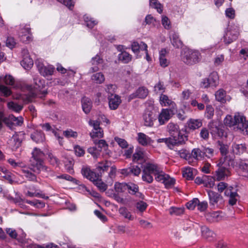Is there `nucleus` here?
<instances>
[{"label":"nucleus","mask_w":248,"mask_h":248,"mask_svg":"<svg viewBox=\"0 0 248 248\" xmlns=\"http://www.w3.org/2000/svg\"><path fill=\"white\" fill-rule=\"evenodd\" d=\"M153 175L155 176V180L163 183L167 174L165 173L159 166L156 163H148L143 166V174L142 180L148 184L152 183L154 181Z\"/></svg>","instance_id":"1"},{"label":"nucleus","mask_w":248,"mask_h":248,"mask_svg":"<svg viewBox=\"0 0 248 248\" xmlns=\"http://www.w3.org/2000/svg\"><path fill=\"white\" fill-rule=\"evenodd\" d=\"M224 124L229 127L236 126L234 129L242 132L244 134L248 135V125L246 124L245 117L239 113H235L232 117L228 115L224 119Z\"/></svg>","instance_id":"2"},{"label":"nucleus","mask_w":248,"mask_h":248,"mask_svg":"<svg viewBox=\"0 0 248 248\" xmlns=\"http://www.w3.org/2000/svg\"><path fill=\"white\" fill-rule=\"evenodd\" d=\"M44 156L43 152L40 149L35 148L32 152V157L30 159V169L37 173L41 171H47L48 168L44 164Z\"/></svg>","instance_id":"3"},{"label":"nucleus","mask_w":248,"mask_h":248,"mask_svg":"<svg viewBox=\"0 0 248 248\" xmlns=\"http://www.w3.org/2000/svg\"><path fill=\"white\" fill-rule=\"evenodd\" d=\"M232 186H228L227 184L224 182L218 183V192L221 193V198L223 197L222 194L224 196L229 197V203L231 205L236 204L238 197L236 192L232 191Z\"/></svg>","instance_id":"4"},{"label":"nucleus","mask_w":248,"mask_h":248,"mask_svg":"<svg viewBox=\"0 0 248 248\" xmlns=\"http://www.w3.org/2000/svg\"><path fill=\"white\" fill-rule=\"evenodd\" d=\"M182 59L185 63L192 65L200 61L201 54L197 50L187 49L184 51Z\"/></svg>","instance_id":"5"},{"label":"nucleus","mask_w":248,"mask_h":248,"mask_svg":"<svg viewBox=\"0 0 248 248\" xmlns=\"http://www.w3.org/2000/svg\"><path fill=\"white\" fill-rule=\"evenodd\" d=\"M34 82L35 86L33 87V89L32 88L31 86L30 87V93L29 95L33 98L38 95L39 93H40L42 94V95L40 97H42L47 93L46 91L43 90L45 87L44 80H41L39 78H36L34 79Z\"/></svg>","instance_id":"6"},{"label":"nucleus","mask_w":248,"mask_h":248,"mask_svg":"<svg viewBox=\"0 0 248 248\" xmlns=\"http://www.w3.org/2000/svg\"><path fill=\"white\" fill-rule=\"evenodd\" d=\"M133 161L140 165L142 172L143 174V166L148 163H155L148 160V158L143 150L137 148L133 155Z\"/></svg>","instance_id":"7"},{"label":"nucleus","mask_w":248,"mask_h":248,"mask_svg":"<svg viewBox=\"0 0 248 248\" xmlns=\"http://www.w3.org/2000/svg\"><path fill=\"white\" fill-rule=\"evenodd\" d=\"M167 131L170 135V138L175 139L176 140L184 139V144L188 140L187 136L180 132L178 125L176 124L170 123L167 125Z\"/></svg>","instance_id":"8"},{"label":"nucleus","mask_w":248,"mask_h":248,"mask_svg":"<svg viewBox=\"0 0 248 248\" xmlns=\"http://www.w3.org/2000/svg\"><path fill=\"white\" fill-rule=\"evenodd\" d=\"M240 28L237 25L232 24L230 26L229 30L224 35V42L226 44H230L235 40L239 34Z\"/></svg>","instance_id":"9"},{"label":"nucleus","mask_w":248,"mask_h":248,"mask_svg":"<svg viewBox=\"0 0 248 248\" xmlns=\"http://www.w3.org/2000/svg\"><path fill=\"white\" fill-rule=\"evenodd\" d=\"M144 124L146 126L151 127L154 122L156 120L157 116L155 111L153 107L147 108L142 115Z\"/></svg>","instance_id":"10"},{"label":"nucleus","mask_w":248,"mask_h":248,"mask_svg":"<svg viewBox=\"0 0 248 248\" xmlns=\"http://www.w3.org/2000/svg\"><path fill=\"white\" fill-rule=\"evenodd\" d=\"M89 124L93 127L92 131L90 135L92 139L95 140L96 138H101L103 137L104 133L102 128L99 126L100 123L98 121L90 120Z\"/></svg>","instance_id":"11"},{"label":"nucleus","mask_w":248,"mask_h":248,"mask_svg":"<svg viewBox=\"0 0 248 248\" xmlns=\"http://www.w3.org/2000/svg\"><path fill=\"white\" fill-rule=\"evenodd\" d=\"M35 64H36L38 71L44 77L48 76H51L53 75L55 68L51 66H44L42 62L40 60H37L35 61Z\"/></svg>","instance_id":"12"},{"label":"nucleus","mask_w":248,"mask_h":248,"mask_svg":"<svg viewBox=\"0 0 248 248\" xmlns=\"http://www.w3.org/2000/svg\"><path fill=\"white\" fill-rule=\"evenodd\" d=\"M23 59L21 62V65L25 69H30L33 64V61L31 58L27 49H24L22 51Z\"/></svg>","instance_id":"13"},{"label":"nucleus","mask_w":248,"mask_h":248,"mask_svg":"<svg viewBox=\"0 0 248 248\" xmlns=\"http://www.w3.org/2000/svg\"><path fill=\"white\" fill-rule=\"evenodd\" d=\"M184 139L183 140H176L175 139H173L172 138H161L157 140V142L158 143L161 142H165L166 145L171 149L172 147L175 145H182L184 144Z\"/></svg>","instance_id":"14"},{"label":"nucleus","mask_w":248,"mask_h":248,"mask_svg":"<svg viewBox=\"0 0 248 248\" xmlns=\"http://www.w3.org/2000/svg\"><path fill=\"white\" fill-rule=\"evenodd\" d=\"M108 98L110 108L112 110L116 109L121 103L120 97L116 94H111L108 95Z\"/></svg>","instance_id":"15"},{"label":"nucleus","mask_w":248,"mask_h":248,"mask_svg":"<svg viewBox=\"0 0 248 248\" xmlns=\"http://www.w3.org/2000/svg\"><path fill=\"white\" fill-rule=\"evenodd\" d=\"M81 173L87 179L91 181H94L97 179L99 174H96L94 172L92 171L88 167H84L81 170Z\"/></svg>","instance_id":"16"},{"label":"nucleus","mask_w":248,"mask_h":248,"mask_svg":"<svg viewBox=\"0 0 248 248\" xmlns=\"http://www.w3.org/2000/svg\"><path fill=\"white\" fill-rule=\"evenodd\" d=\"M171 110L169 109H162L158 116V121L160 124H163L168 121L171 117Z\"/></svg>","instance_id":"17"},{"label":"nucleus","mask_w":248,"mask_h":248,"mask_svg":"<svg viewBox=\"0 0 248 248\" xmlns=\"http://www.w3.org/2000/svg\"><path fill=\"white\" fill-rule=\"evenodd\" d=\"M127 189L129 193L132 195H136V196L143 199L144 196L140 192H139V186L138 185L133 183L127 184Z\"/></svg>","instance_id":"18"},{"label":"nucleus","mask_w":248,"mask_h":248,"mask_svg":"<svg viewBox=\"0 0 248 248\" xmlns=\"http://www.w3.org/2000/svg\"><path fill=\"white\" fill-rule=\"evenodd\" d=\"M170 40L172 46L175 48H180L183 46V42L180 40L179 35L177 33L173 32L170 36Z\"/></svg>","instance_id":"19"},{"label":"nucleus","mask_w":248,"mask_h":248,"mask_svg":"<svg viewBox=\"0 0 248 248\" xmlns=\"http://www.w3.org/2000/svg\"><path fill=\"white\" fill-rule=\"evenodd\" d=\"M111 163L110 161L105 160L104 161L98 162L96 166L97 171L102 174L105 171L108 170V168L110 167Z\"/></svg>","instance_id":"20"},{"label":"nucleus","mask_w":248,"mask_h":248,"mask_svg":"<svg viewBox=\"0 0 248 248\" xmlns=\"http://www.w3.org/2000/svg\"><path fill=\"white\" fill-rule=\"evenodd\" d=\"M216 73H213L211 74L208 78L204 79L202 82L201 86L202 87L206 88L208 87H216V79L213 78V77L216 76Z\"/></svg>","instance_id":"21"},{"label":"nucleus","mask_w":248,"mask_h":248,"mask_svg":"<svg viewBox=\"0 0 248 248\" xmlns=\"http://www.w3.org/2000/svg\"><path fill=\"white\" fill-rule=\"evenodd\" d=\"M168 52L166 49H162L159 52V62L160 65L163 67L168 66L170 63L169 61L167 59L166 56Z\"/></svg>","instance_id":"22"},{"label":"nucleus","mask_w":248,"mask_h":248,"mask_svg":"<svg viewBox=\"0 0 248 248\" xmlns=\"http://www.w3.org/2000/svg\"><path fill=\"white\" fill-rule=\"evenodd\" d=\"M29 189L30 190H34V192H33L28 190L26 193V196L30 197H36L45 199H48V196H45V195L43 194L40 190L36 189L34 186H33L32 188L30 187Z\"/></svg>","instance_id":"23"},{"label":"nucleus","mask_w":248,"mask_h":248,"mask_svg":"<svg viewBox=\"0 0 248 248\" xmlns=\"http://www.w3.org/2000/svg\"><path fill=\"white\" fill-rule=\"evenodd\" d=\"M138 141L141 145L146 146L150 144L151 142V139L145 134L143 133H139L138 134Z\"/></svg>","instance_id":"24"},{"label":"nucleus","mask_w":248,"mask_h":248,"mask_svg":"<svg viewBox=\"0 0 248 248\" xmlns=\"http://www.w3.org/2000/svg\"><path fill=\"white\" fill-rule=\"evenodd\" d=\"M195 172L196 170L190 167H186L182 170L183 177L188 180H191L194 178Z\"/></svg>","instance_id":"25"},{"label":"nucleus","mask_w":248,"mask_h":248,"mask_svg":"<svg viewBox=\"0 0 248 248\" xmlns=\"http://www.w3.org/2000/svg\"><path fill=\"white\" fill-rule=\"evenodd\" d=\"M82 107L83 111L88 114L90 112L92 107V103L90 99L84 97L81 100Z\"/></svg>","instance_id":"26"},{"label":"nucleus","mask_w":248,"mask_h":248,"mask_svg":"<svg viewBox=\"0 0 248 248\" xmlns=\"http://www.w3.org/2000/svg\"><path fill=\"white\" fill-rule=\"evenodd\" d=\"M31 137L36 143H41L44 141L45 137L42 131H36L32 133Z\"/></svg>","instance_id":"27"},{"label":"nucleus","mask_w":248,"mask_h":248,"mask_svg":"<svg viewBox=\"0 0 248 248\" xmlns=\"http://www.w3.org/2000/svg\"><path fill=\"white\" fill-rule=\"evenodd\" d=\"M131 48L132 51L134 53H137L139 51L140 49L147 50V45L142 42H140V44H139L137 42H134L131 45Z\"/></svg>","instance_id":"28"},{"label":"nucleus","mask_w":248,"mask_h":248,"mask_svg":"<svg viewBox=\"0 0 248 248\" xmlns=\"http://www.w3.org/2000/svg\"><path fill=\"white\" fill-rule=\"evenodd\" d=\"M246 150L245 145L243 144L233 143L232 145V152L235 155H241L244 153Z\"/></svg>","instance_id":"29"},{"label":"nucleus","mask_w":248,"mask_h":248,"mask_svg":"<svg viewBox=\"0 0 248 248\" xmlns=\"http://www.w3.org/2000/svg\"><path fill=\"white\" fill-rule=\"evenodd\" d=\"M225 166V165L224 166H220L218 169V181L224 179L225 177L230 175V171L228 169L226 168Z\"/></svg>","instance_id":"30"},{"label":"nucleus","mask_w":248,"mask_h":248,"mask_svg":"<svg viewBox=\"0 0 248 248\" xmlns=\"http://www.w3.org/2000/svg\"><path fill=\"white\" fill-rule=\"evenodd\" d=\"M230 100V96L226 95V92L224 90L220 89L218 91V102L225 103L226 101H229Z\"/></svg>","instance_id":"31"},{"label":"nucleus","mask_w":248,"mask_h":248,"mask_svg":"<svg viewBox=\"0 0 248 248\" xmlns=\"http://www.w3.org/2000/svg\"><path fill=\"white\" fill-rule=\"evenodd\" d=\"M148 94V90L144 87L139 88L132 95L133 97H138L140 98H145Z\"/></svg>","instance_id":"32"},{"label":"nucleus","mask_w":248,"mask_h":248,"mask_svg":"<svg viewBox=\"0 0 248 248\" xmlns=\"http://www.w3.org/2000/svg\"><path fill=\"white\" fill-rule=\"evenodd\" d=\"M102 62L103 59H101L98 55H96L95 57L93 58L91 61V62L92 64L94 65V66L90 69V72H94L98 71L99 68L96 65L102 63Z\"/></svg>","instance_id":"33"},{"label":"nucleus","mask_w":248,"mask_h":248,"mask_svg":"<svg viewBox=\"0 0 248 248\" xmlns=\"http://www.w3.org/2000/svg\"><path fill=\"white\" fill-rule=\"evenodd\" d=\"M202 122L199 119H190L187 122L188 127L190 129L198 128L202 125Z\"/></svg>","instance_id":"34"},{"label":"nucleus","mask_w":248,"mask_h":248,"mask_svg":"<svg viewBox=\"0 0 248 248\" xmlns=\"http://www.w3.org/2000/svg\"><path fill=\"white\" fill-rule=\"evenodd\" d=\"M91 79L96 84H101L105 81V77L101 72H98L93 75Z\"/></svg>","instance_id":"35"},{"label":"nucleus","mask_w":248,"mask_h":248,"mask_svg":"<svg viewBox=\"0 0 248 248\" xmlns=\"http://www.w3.org/2000/svg\"><path fill=\"white\" fill-rule=\"evenodd\" d=\"M204 153L202 152L199 148H195L192 150L190 154V158H193L196 160H200L202 158Z\"/></svg>","instance_id":"36"},{"label":"nucleus","mask_w":248,"mask_h":248,"mask_svg":"<svg viewBox=\"0 0 248 248\" xmlns=\"http://www.w3.org/2000/svg\"><path fill=\"white\" fill-rule=\"evenodd\" d=\"M160 102L162 106H168L175 105V103L169 98V97L164 94H161L160 96Z\"/></svg>","instance_id":"37"},{"label":"nucleus","mask_w":248,"mask_h":248,"mask_svg":"<svg viewBox=\"0 0 248 248\" xmlns=\"http://www.w3.org/2000/svg\"><path fill=\"white\" fill-rule=\"evenodd\" d=\"M99 176H97V179L93 181L94 185L102 192L105 191L108 188V186L101 179H99Z\"/></svg>","instance_id":"38"},{"label":"nucleus","mask_w":248,"mask_h":248,"mask_svg":"<svg viewBox=\"0 0 248 248\" xmlns=\"http://www.w3.org/2000/svg\"><path fill=\"white\" fill-rule=\"evenodd\" d=\"M93 143L98 145V147L100 148L101 149H104L106 151V154L109 155V152L107 150L108 148V144L107 143L106 141L104 140H93Z\"/></svg>","instance_id":"39"},{"label":"nucleus","mask_w":248,"mask_h":248,"mask_svg":"<svg viewBox=\"0 0 248 248\" xmlns=\"http://www.w3.org/2000/svg\"><path fill=\"white\" fill-rule=\"evenodd\" d=\"M215 177L211 176H204V186L206 187L213 188L215 186Z\"/></svg>","instance_id":"40"},{"label":"nucleus","mask_w":248,"mask_h":248,"mask_svg":"<svg viewBox=\"0 0 248 248\" xmlns=\"http://www.w3.org/2000/svg\"><path fill=\"white\" fill-rule=\"evenodd\" d=\"M0 175L1 177L4 178L11 183L13 181L12 173L4 168L0 169Z\"/></svg>","instance_id":"41"},{"label":"nucleus","mask_w":248,"mask_h":248,"mask_svg":"<svg viewBox=\"0 0 248 248\" xmlns=\"http://www.w3.org/2000/svg\"><path fill=\"white\" fill-rule=\"evenodd\" d=\"M131 56L127 52L123 51L119 55V60L124 63H127L131 60Z\"/></svg>","instance_id":"42"},{"label":"nucleus","mask_w":248,"mask_h":248,"mask_svg":"<svg viewBox=\"0 0 248 248\" xmlns=\"http://www.w3.org/2000/svg\"><path fill=\"white\" fill-rule=\"evenodd\" d=\"M119 213L124 218H127L130 220L134 219V217L132 216L131 213L125 207H121L119 209Z\"/></svg>","instance_id":"43"},{"label":"nucleus","mask_w":248,"mask_h":248,"mask_svg":"<svg viewBox=\"0 0 248 248\" xmlns=\"http://www.w3.org/2000/svg\"><path fill=\"white\" fill-rule=\"evenodd\" d=\"M114 189L117 193H122L127 189V184L116 182L114 185Z\"/></svg>","instance_id":"44"},{"label":"nucleus","mask_w":248,"mask_h":248,"mask_svg":"<svg viewBox=\"0 0 248 248\" xmlns=\"http://www.w3.org/2000/svg\"><path fill=\"white\" fill-rule=\"evenodd\" d=\"M150 5L151 7L156 9L157 11L161 14L163 12V6L158 0H150Z\"/></svg>","instance_id":"45"},{"label":"nucleus","mask_w":248,"mask_h":248,"mask_svg":"<svg viewBox=\"0 0 248 248\" xmlns=\"http://www.w3.org/2000/svg\"><path fill=\"white\" fill-rule=\"evenodd\" d=\"M207 192L208 193L209 199V203L211 204L215 205L217 203V194L215 191H214L212 190H207Z\"/></svg>","instance_id":"46"},{"label":"nucleus","mask_w":248,"mask_h":248,"mask_svg":"<svg viewBox=\"0 0 248 248\" xmlns=\"http://www.w3.org/2000/svg\"><path fill=\"white\" fill-rule=\"evenodd\" d=\"M148 204L146 202L140 201L135 203V207L136 209L140 213H143L146 209Z\"/></svg>","instance_id":"47"},{"label":"nucleus","mask_w":248,"mask_h":248,"mask_svg":"<svg viewBox=\"0 0 248 248\" xmlns=\"http://www.w3.org/2000/svg\"><path fill=\"white\" fill-rule=\"evenodd\" d=\"M218 145L220 146L219 150L224 160L227 157V155L229 152L228 146L226 144H221L218 141Z\"/></svg>","instance_id":"48"},{"label":"nucleus","mask_w":248,"mask_h":248,"mask_svg":"<svg viewBox=\"0 0 248 248\" xmlns=\"http://www.w3.org/2000/svg\"><path fill=\"white\" fill-rule=\"evenodd\" d=\"M242 175L248 177V160L242 162L240 164Z\"/></svg>","instance_id":"49"},{"label":"nucleus","mask_w":248,"mask_h":248,"mask_svg":"<svg viewBox=\"0 0 248 248\" xmlns=\"http://www.w3.org/2000/svg\"><path fill=\"white\" fill-rule=\"evenodd\" d=\"M175 183V180L167 174V176L165 177V180H164L163 184H164L166 188H169L172 187Z\"/></svg>","instance_id":"50"},{"label":"nucleus","mask_w":248,"mask_h":248,"mask_svg":"<svg viewBox=\"0 0 248 248\" xmlns=\"http://www.w3.org/2000/svg\"><path fill=\"white\" fill-rule=\"evenodd\" d=\"M84 20L86 23L87 26L90 28H93L98 23V22L93 18L87 16H84Z\"/></svg>","instance_id":"51"},{"label":"nucleus","mask_w":248,"mask_h":248,"mask_svg":"<svg viewBox=\"0 0 248 248\" xmlns=\"http://www.w3.org/2000/svg\"><path fill=\"white\" fill-rule=\"evenodd\" d=\"M21 141L16 137H14L10 141V146L12 150H16L21 145Z\"/></svg>","instance_id":"52"},{"label":"nucleus","mask_w":248,"mask_h":248,"mask_svg":"<svg viewBox=\"0 0 248 248\" xmlns=\"http://www.w3.org/2000/svg\"><path fill=\"white\" fill-rule=\"evenodd\" d=\"M22 172L24 174V176L29 179V180L35 181H36V177L35 175L30 172L27 169H23Z\"/></svg>","instance_id":"53"},{"label":"nucleus","mask_w":248,"mask_h":248,"mask_svg":"<svg viewBox=\"0 0 248 248\" xmlns=\"http://www.w3.org/2000/svg\"><path fill=\"white\" fill-rule=\"evenodd\" d=\"M177 155L186 160H189L190 159V154L186 149H181L177 151Z\"/></svg>","instance_id":"54"},{"label":"nucleus","mask_w":248,"mask_h":248,"mask_svg":"<svg viewBox=\"0 0 248 248\" xmlns=\"http://www.w3.org/2000/svg\"><path fill=\"white\" fill-rule=\"evenodd\" d=\"M184 209L183 208L172 207L169 209V213L171 215L178 216L183 214Z\"/></svg>","instance_id":"55"},{"label":"nucleus","mask_w":248,"mask_h":248,"mask_svg":"<svg viewBox=\"0 0 248 248\" xmlns=\"http://www.w3.org/2000/svg\"><path fill=\"white\" fill-rule=\"evenodd\" d=\"M88 152L95 159H97L100 155V150H97L94 147L89 148L88 149Z\"/></svg>","instance_id":"56"},{"label":"nucleus","mask_w":248,"mask_h":248,"mask_svg":"<svg viewBox=\"0 0 248 248\" xmlns=\"http://www.w3.org/2000/svg\"><path fill=\"white\" fill-rule=\"evenodd\" d=\"M8 108L16 111V112H19L20 111L22 108V107L14 102H10L8 103Z\"/></svg>","instance_id":"57"},{"label":"nucleus","mask_w":248,"mask_h":248,"mask_svg":"<svg viewBox=\"0 0 248 248\" xmlns=\"http://www.w3.org/2000/svg\"><path fill=\"white\" fill-rule=\"evenodd\" d=\"M225 16L230 19H234L235 17V10L232 7L227 8L225 10Z\"/></svg>","instance_id":"58"},{"label":"nucleus","mask_w":248,"mask_h":248,"mask_svg":"<svg viewBox=\"0 0 248 248\" xmlns=\"http://www.w3.org/2000/svg\"><path fill=\"white\" fill-rule=\"evenodd\" d=\"M145 22L146 24L155 26L156 20L151 15H148L145 17Z\"/></svg>","instance_id":"59"},{"label":"nucleus","mask_w":248,"mask_h":248,"mask_svg":"<svg viewBox=\"0 0 248 248\" xmlns=\"http://www.w3.org/2000/svg\"><path fill=\"white\" fill-rule=\"evenodd\" d=\"M0 92L4 96L7 97L11 95V91L7 87L0 84Z\"/></svg>","instance_id":"60"},{"label":"nucleus","mask_w":248,"mask_h":248,"mask_svg":"<svg viewBox=\"0 0 248 248\" xmlns=\"http://www.w3.org/2000/svg\"><path fill=\"white\" fill-rule=\"evenodd\" d=\"M214 114V109L210 105L206 106L205 115L206 117L208 119L212 118Z\"/></svg>","instance_id":"61"},{"label":"nucleus","mask_w":248,"mask_h":248,"mask_svg":"<svg viewBox=\"0 0 248 248\" xmlns=\"http://www.w3.org/2000/svg\"><path fill=\"white\" fill-rule=\"evenodd\" d=\"M198 203L199 199L198 198H194L186 203V207L189 209L193 210Z\"/></svg>","instance_id":"62"},{"label":"nucleus","mask_w":248,"mask_h":248,"mask_svg":"<svg viewBox=\"0 0 248 248\" xmlns=\"http://www.w3.org/2000/svg\"><path fill=\"white\" fill-rule=\"evenodd\" d=\"M161 21L162 25L166 29L168 30L170 28V22L168 17L165 16H162Z\"/></svg>","instance_id":"63"},{"label":"nucleus","mask_w":248,"mask_h":248,"mask_svg":"<svg viewBox=\"0 0 248 248\" xmlns=\"http://www.w3.org/2000/svg\"><path fill=\"white\" fill-rule=\"evenodd\" d=\"M202 236L206 239H209L210 237H212L214 234V233L207 228H202Z\"/></svg>","instance_id":"64"}]
</instances>
